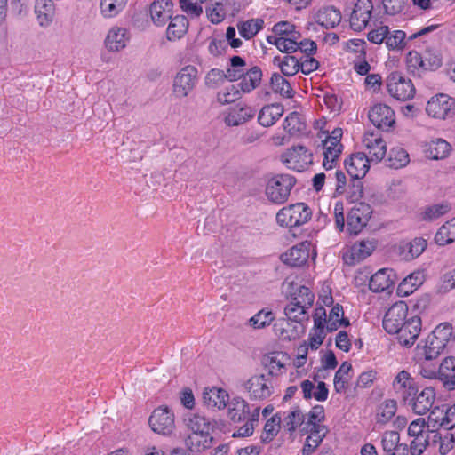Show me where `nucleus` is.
<instances>
[{
	"label": "nucleus",
	"mask_w": 455,
	"mask_h": 455,
	"mask_svg": "<svg viewBox=\"0 0 455 455\" xmlns=\"http://www.w3.org/2000/svg\"><path fill=\"white\" fill-rule=\"evenodd\" d=\"M455 346V333L449 323L438 324L430 334L417 346L418 356L430 361Z\"/></svg>",
	"instance_id": "1"
},
{
	"label": "nucleus",
	"mask_w": 455,
	"mask_h": 455,
	"mask_svg": "<svg viewBox=\"0 0 455 455\" xmlns=\"http://www.w3.org/2000/svg\"><path fill=\"white\" fill-rule=\"evenodd\" d=\"M296 184V179L290 174H277L270 178L265 188L267 200L275 204L287 202L291 191Z\"/></svg>",
	"instance_id": "2"
},
{
	"label": "nucleus",
	"mask_w": 455,
	"mask_h": 455,
	"mask_svg": "<svg viewBox=\"0 0 455 455\" xmlns=\"http://www.w3.org/2000/svg\"><path fill=\"white\" fill-rule=\"evenodd\" d=\"M311 211L304 203L283 207L276 214V222L282 227H298L311 219Z\"/></svg>",
	"instance_id": "3"
},
{
	"label": "nucleus",
	"mask_w": 455,
	"mask_h": 455,
	"mask_svg": "<svg viewBox=\"0 0 455 455\" xmlns=\"http://www.w3.org/2000/svg\"><path fill=\"white\" fill-rule=\"evenodd\" d=\"M197 81V68L193 65H187L175 75L172 82V93L176 98H185L193 92Z\"/></svg>",
	"instance_id": "4"
},
{
	"label": "nucleus",
	"mask_w": 455,
	"mask_h": 455,
	"mask_svg": "<svg viewBox=\"0 0 455 455\" xmlns=\"http://www.w3.org/2000/svg\"><path fill=\"white\" fill-rule=\"evenodd\" d=\"M151 430L164 436H170L175 431V416L167 406L156 408L148 418Z\"/></svg>",
	"instance_id": "5"
},
{
	"label": "nucleus",
	"mask_w": 455,
	"mask_h": 455,
	"mask_svg": "<svg viewBox=\"0 0 455 455\" xmlns=\"http://www.w3.org/2000/svg\"><path fill=\"white\" fill-rule=\"evenodd\" d=\"M342 134L341 128H335L323 141V166L327 171L333 169L338 164L343 148L340 143Z\"/></svg>",
	"instance_id": "6"
},
{
	"label": "nucleus",
	"mask_w": 455,
	"mask_h": 455,
	"mask_svg": "<svg viewBox=\"0 0 455 455\" xmlns=\"http://www.w3.org/2000/svg\"><path fill=\"white\" fill-rule=\"evenodd\" d=\"M426 112L435 119L451 118L455 115V100L447 94H437L427 101Z\"/></svg>",
	"instance_id": "7"
},
{
	"label": "nucleus",
	"mask_w": 455,
	"mask_h": 455,
	"mask_svg": "<svg viewBox=\"0 0 455 455\" xmlns=\"http://www.w3.org/2000/svg\"><path fill=\"white\" fill-rule=\"evenodd\" d=\"M243 387L251 400L263 401L272 395L275 391L272 380L264 374H258L247 379Z\"/></svg>",
	"instance_id": "8"
},
{
	"label": "nucleus",
	"mask_w": 455,
	"mask_h": 455,
	"mask_svg": "<svg viewBox=\"0 0 455 455\" xmlns=\"http://www.w3.org/2000/svg\"><path fill=\"white\" fill-rule=\"evenodd\" d=\"M387 88L390 96L399 100H408L415 94L411 81L398 72H393L387 76Z\"/></svg>",
	"instance_id": "9"
},
{
	"label": "nucleus",
	"mask_w": 455,
	"mask_h": 455,
	"mask_svg": "<svg viewBox=\"0 0 455 455\" xmlns=\"http://www.w3.org/2000/svg\"><path fill=\"white\" fill-rule=\"evenodd\" d=\"M289 169L302 172L313 163V154L304 146H295L287 149L281 156Z\"/></svg>",
	"instance_id": "10"
},
{
	"label": "nucleus",
	"mask_w": 455,
	"mask_h": 455,
	"mask_svg": "<svg viewBox=\"0 0 455 455\" xmlns=\"http://www.w3.org/2000/svg\"><path fill=\"white\" fill-rule=\"evenodd\" d=\"M427 425L433 428L440 427L446 430L455 427V404L435 406L428 415Z\"/></svg>",
	"instance_id": "11"
},
{
	"label": "nucleus",
	"mask_w": 455,
	"mask_h": 455,
	"mask_svg": "<svg viewBox=\"0 0 455 455\" xmlns=\"http://www.w3.org/2000/svg\"><path fill=\"white\" fill-rule=\"evenodd\" d=\"M408 314V306L403 301L393 304L387 311L383 319V328L388 333H395L405 323Z\"/></svg>",
	"instance_id": "12"
},
{
	"label": "nucleus",
	"mask_w": 455,
	"mask_h": 455,
	"mask_svg": "<svg viewBox=\"0 0 455 455\" xmlns=\"http://www.w3.org/2000/svg\"><path fill=\"white\" fill-rule=\"evenodd\" d=\"M371 214V206L365 203L354 205L347 216V231L352 235L359 234L367 225Z\"/></svg>",
	"instance_id": "13"
},
{
	"label": "nucleus",
	"mask_w": 455,
	"mask_h": 455,
	"mask_svg": "<svg viewBox=\"0 0 455 455\" xmlns=\"http://www.w3.org/2000/svg\"><path fill=\"white\" fill-rule=\"evenodd\" d=\"M435 391L431 387H427L421 391H416L411 400L406 402V405L418 415H425L434 408Z\"/></svg>",
	"instance_id": "14"
},
{
	"label": "nucleus",
	"mask_w": 455,
	"mask_h": 455,
	"mask_svg": "<svg viewBox=\"0 0 455 455\" xmlns=\"http://www.w3.org/2000/svg\"><path fill=\"white\" fill-rule=\"evenodd\" d=\"M393 388L397 395L406 403L408 400H411L419 387L408 371H401L393 381Z\"/></svg>",
	"instance_id": "15"
},
{
	"label": "nucleus",
	"mask_w": 455,
	"mask_h": 455,
	"mask_svg": "<svg viewBox=\"0 0 455 455\" xmlns=\"http://www.w3.org/2000/svg\"><path fill=\"white\" fill-rule=\"evenodd\" d=\"M373 5L371 0H358L350 15V27L355 31H361L367 26Z\"/></svg>",
	"instance_id": "16"
},
{
	"label": "nucleus",
	"mask_w": 455,
	"mask_h": 455,
	"mask_svg": "<svg viewBox=\"0 0 455 455\" xmlns=\"http://www.w3.org/2000/svg\"><path fill=\"white\" fill-rule=\"evenodd\" d=\"M421 331V319L419 316L408 318L397 332L398 342L404 347H411L417 340Z\"/></svg>",
	"instance_id": "17"
},
{
	"label": "nucleus",
	"mask_w": 455,
	"mask_h": 455,
	"mask_svg": "<svg viewBox=\"0 0 455 455\" xmlns=\"http://www.w3.org/2000/svg\"><path fill=\"white\" fill-rule=\"evenodd\" d=\"M370 121L374 126L381 130H388L395 124V112L385 104H376L368 114Z\"/></svg>",
	"instance_id": "18"
},
{
	"label": "nucleus",
	"mask_w": 455,
	"mask_h": 455,
	"mask_svg": "<svg viewBox=\"0 0 455 455\" xmlns=\"http://www.w3.org/2000/svg\"><path fill=\"white\" fill-rule=\"evenodd\" d=\"M375 247L373 241L363 240L355 243L343 253V260L347 265H355L369 257Z\"/></svg>",
	"instance_id": "19"
},
{
	"label": "nucleus",
	"mask_w": 455,
	"mask_h": 455,
	"mask_svg": "<svg viewBox=\"0 0 455 455\" xmlns=\"http://www.w3.org/2000/svg\"><path fill=\"white\" fill-rule=\"evenodd\" d=\"M304 323H298L296 321L289 318H280L274 324V331L281 339L294 340L299 338L305 332Z\"/></svg>",
	"instance_id": "20"
},
{
	"label": "nucleus",
	"mask_w": 455,
	"mask_h": 455,
	"mask_svg": "<svg viewBox=\"0 0 455 455\" xmlns=\"http://www.w3.org/2000/svg\"><path fill=\"white\" fill-rule=\"evenodd\" d=\"M363 143L367 151L366 156L371 162L381 161L387 154V144L382 138L373 132H366Z\"/></svg>",
	"instance_id": "21"
},
{
	"label": "nucleus",
	"mask_w": 455,
	"mask_h": 455,
	"mask_svg": "<svg viewBox=\"0 0 455 455\" xmlns=\"http://www.w3.org/2000/svg\"><path fill=\"white\" fill-rule=\"evenodd\" d=\"M148 12L153 24L163 27L172 17V3L171 0H154Z\"/></svg>",
	"instance_id": "22"
},
{
	"label": "nucleus",
	"mask_w": 455,
	"mask_h": 455,
	"mask_svg": "<svg viewBox=\"0 0 455 455\" xmlns=\"http://www.w3.org/2000/svg\"><path fill=\"white\" fill-rule=\"evenodd\" d=\"M371 160L365 153L358 152L352 154L348 159L345 161V167L347 173L353 180L363 179L369 171Z\"/></svg>",
	"instance_id": "23"
},
{
	"label": "nucleus",
	"mask_w": 455,
	"mask_h": 455,
	"mask_svg": "<svg viewBox=\"0 0 455 455\" xmlns=\"http://www.w3.org/2000/svg\"><path fill=\"white\" fill-rule=\"evenodd\" d=\"M282 426L284 430L291 434L297 429H299L300 433L308 430V427H307L306 424V415L303 414L299 407H293L289 411L283 412Z\"/></svg>",
	"instance_id": "24"
},
{
	"label": "nucleus",
	"mask_w": 455,
	"mask_h": 455,
	"mask_svg": "<svg viewBox=\"0 0 455 455\" xmlns=\"http://www.w3.org/2000/svg\"><path fill=\"white\" fill-rule=\"evenodd\" d=\"M325 308L317 307L314 314V332L308 338V347L317 350L325 338Z\"/></svg>",
	"instance_id": "25"
},
{
	"label": "nucleus",
	"mask_w": 455,
	"mask_h": 455,
	"mask_svg": "<svg viewBox=\"0 0 455 455\" xmlns=\"http://www.w3.org/2000/svg\"><path fill=\"white\" fill-rule=\"evenodd\" d=\"M129 41L128 31L124 28H111L105 38L104 44L109 52H119L126 47Z\"/></svg>",
	"instance_id": "26"
},
{
	"label": "nucleus",
	"mask_w": 455,
	"mask_h": 455,
	"mask_svg": "<svg viewBox=\"0 0 455 455\" xmlns=\"http://www.w3.org/2000/svg\"><path fill=\"white\" fill-rule=\"evenodd\" d=\"M256 111L247 105H236L225 117V124L228 126H238L253 118Z\"/></svg>",
	"instance_id": "27"
},
{
	"label": "nucleus",
	"mask_w": 455,
	"mask_h": 455,
	"mask_svg": "<svg viewBox=\"0 0 455 455\" xmlns=\"http://www.w3.org/2000/svg\"><path fill=\"white\" fill-rule=\"evenodd\" d=\"M228 394L221 388L212 387L203 393L204 404L211 410L224 409L228 403Z\"/></svg>",
	"instance_id": "28"
},
{
	"label": "nucleus",
	"mask_w": 455,
	"mask_h": 455,
	"mask_svg": "<svg viewBox=\"0 0 455 455\" xmlns=\"http://www.w3.org/2000/svg\"><path fill=\"white\" fill-rule=\"evenodd\" d=\"M395 277V275L392 269H379L371 277L369 288L373 292H382L394 284Z\"/></svg>",
	"instance_id": "29"
},
{
	"label": "nucleus",
	"mask_w": 455,
	"mask_h": 455,
	"mask_svg": "<svg viewBox=\"0 0 455 455\" xmlns=\"http://www.w3.org/2000/svg\"><path fill=\"white\" fill-rule=\"evenodd\" d=\"M341 12L334 6L321 7L315 15V20L325 28H333L341 21Z\"/></svg>",
	"instance_id": "30"
},
{
	"label": "nucleus",
	"mask_w": 455,
	"mask_h": 455,
	"mask_svg": "<svg viewBox=\"0 0 455 455\" xmlns=\"http://www.w3.org/2000/svg\"><path fill=\"white\" fill-rule=\"evenodd\" d=\"M383 455H400V451H407V444L400 443V435L397 431H386L381 436Z\"/></svg>",
	"instance_id": "31"
},
{
	"label": "nucleus",
	"mask_w": 455,
	"mask_h": 455,
	"mask_svg": "<svg viewBox=\"0 0 455 455\" xmlns=\"http://www.w3.org/2000/svg\"><path fill=\"white\" fill-rule=\"evenodd\" d=\"M288 360L287 355L282 352H272L267 354L262 358L263 366L272 376H278L284 372L285 362Z\"/></svg>",
	"instance_id": "32"
},
{
	"label": "nucleus",
	"mask_w": 455,
	"mask_h": 455,
	"mask_svg": "<svg viewBox=\"0 0 455 455\" xmlns=\"http://www.w3.org/2000/svg\"><path fill=\"white\" fill-rule=\"evenodd\" d=\"M425 239L417 237L410 242H404L399 246V254L404 260H412L418 258L427 248Z\"/></svg>",
	"instance_id": "33"
},
{
	"label": "nucleus",
	"mask_w": 455,
	"mask_h": 455,
	"mask_svg": "<svg viewBox=\"0 0 455 455\" xmlns=\"http://www.w3.org/2000/svg\"><path fill=\"white\" fill-rule=\"evenodd\" d=\"M35 12L41 27L46 28L53 21L55 6L52 0H36Z\"/></svg>",
	"instance_id": "34"
},
{
	"label": "nucleus",
	"mask_w": 455,
	"mask_h": 455,
	"mask_svg": "<svg viewBox=\"0 0 455 455\" xmlns=\"http://www.w3.org/2000/svg\"><path fill=\"white\" fill-rule=\"evenodd\" d=\"M283 107L281 104L267 105L260 109L258 121L264 127L272 126L283 116Z\"/></svg>",
	"instance_id": "35"
},
{
	"label": "nucleus",
	"mask_w": 455,
	"mask_h": 455,
	"mask_svg": "<svg viewBox=\"0 0 455 455\" xmlns=\"http://www.w3.org/2000/svg\"><path fill=\"white\" fill-rule=\"evenodd\" d=\"M212 437L207 433H189L185 444L192 452H201L211 447Z\"/></svg>",
	"instance_id": "36"
},
{
	"label": "nucleus",
	"mask_w": 455,
	"mask_h": 455,
	"mask_svg": "<svg viewBox=\"0 0 455 455\" xmlns=\"http://www.w3.org/2000/svg\"><path fill=\"white\" fill-rule=\"evenodd\" d=\"M309 253L304 244L293 246L288 251L282 255L283 263L291 267H300L304 265L308 259Z\"/></svg>",
	"instance_id": "37"
},
{
	"label": "nucleus",
	"mask_w": 455,
	"mask_h": 455,
	"mask_svg": "<svg viewBox=\"0 0 455 455\" xmlns=\"http://www.w3.org/2000/svg\"><path fill=\"white\" fill-rule=\"evenodd\" d=\"M188 20L183 15H177L171 19L166 30V37L169 41L180 39L188 31Z\"/></svg>",
	"instance_id": "38"
},
{
	"label": "nucleus",
	"mask_w": 455,
	"mask_h": 455,
	"mask_svg": "<svg viewBox=\"0 0 455 455\" xmlns=\"http://www.w3.org/2000/svg\"><path fill=\"white\" fill-rule=\"evenodd\" d=\"M261 79V69L259 67H253L244 72L238 85L243 93H249L259 85Z\"/></svg>",
	"instance_id": "39"
},
{
	"label": "nucleus",
	"mask_w": 455,
	"mask_h": 455,
	"mask_svg": "<svg viewBox=\"0 0 455 455\" xmlns=\"http://www.w3.org/2000/svg\"><path fill=\"white\" fill-rule=\"evenodd\" d=\"M228 417L234 422L245 421L250 416L248 403L242 398H235L228 404Z\"/></svg>",
	"instance_id": "40"
},
{
	"label": "nucleus",
	"mask_w": 455,
	"mask_h": 455,
	"mask_svg": "<svg viewBox=\"0 0 455 455\" xmlns=\"http://www.w3.org/2000/svg\"><path fill=\"white\" fill-rule=\"evenodd\" d=\"M425 281L423 271L418 270L406 276L399 284L398 291L404 296L411 295L416 291Z\"/></svg>",
	"instance_id": "41"
},
{
	"label": "nucleus",
	"mask_w": 455,
	"mask_h": 455,
	"mask_svg": "<svg viewBox=\"0 0 455 455\" xmlns=\"http://www.w3.org/2000/svg\"><path fill=\"white\" fill-rule=\"evenodd\" d=\"M240 36L245 40L253 38L264 28V20L260 18L240 21L236 25Z\"/></svg>",
	"instance_id": "42"
},
{
	"label": "nucleus",
	"mask_w": 455,
	"mask_h": 455,
	"mask_svg": "<svg viewBox=\"0 0 455 455\" xmlns=\"http://www.w3.org/2000/svg\"><path fill=\"white\" fill-rule=\"evenodd\" d=\"M340 325L348 326L349 320L344 317L342 306L336 304L331 309L328 318L325 315L324 327L329 331H336Z\"/></svg>",
	"instance_id": "43"
},
{
	"label": "nucleus",
	"mask_w": 455,
	"mask_h": 455,
	"mask_svg": "<svg viewBox=\"0 0 455 455\" xmlns=\"http://www.w3.org/2000/svg\"><path fill=\"white\" fill-rule=\"evenodd\" d=\"M304 118L297 112L290 113L283 121V129L291 136H297L306 131Z\"/></svg>",
	"instance_id": "44"
},
{
	"label": "nucleus",
	"mask_w": 455,
	"mask_h": 455,
	"mask_svg": "<svg viewBox=\"0 0 455 455\" xmlns=\"http://www.w3.org/2000/svg\"><path fill=\"white\" fill-rule=\"evenodd\" d=\"M126 4L127 0H100V14L105 19L115 18L123 12Z\"/></svg>",
	"instance_id": "45"
},
{
	"label": "nucleus",
	"mask_w": 455,
	"mask_h": 455,
	"mask_svg": "<svg viewBox=\"0 0 455 455\" xmlns=\"http://www.w3.org/2000/svg\"><path fill=\"white\" fill-rule=\"evenodd\" d=\"M435 241L438 245L444 246L455 241V217L446 221L436 232Z\"/></svg>",
	"instance_id": "46"
},
{
	"label": "nucleus",
	"mask_w": 455,
	"mask_h": 455,
	"mask_svg": "<svg viewBox=\"0 0 455 455\" xmlns=\"http://www.w3.org/2000/svg\"><path fill=\"white\" fill-rule=\"evenodd\" d=\"M301 37H267L268 44L276 46V48L287 55L293 53L299 50L298 40Z\"/></svg>",
	"instance_id": "47"
},
{
	"label": "nucleus",
	"mask_w": 455,
	"mask_h": 455,
	"mask_svg": "<svg viewBox=\"0 0 455 455\" xmlns=\"http://www.w3.org/2000/svg\"><path fill=\"white\" fill-rule=\"evenodd\" d=\"M270 86L274 92L279 93L286 99H291L294 96V91L290 83L280 74L274 73L270 78Z\"/></svg>",
	"instance_id": "48"
},
{
	"label": "nucleus",
	"mask_w": 455,
	"mask_h": 455,
	"mask_svg": "<svg viewBox=\"0 0 455 455\" xmlns=\"http://www.w3.org/2000/svg\"><path fill=\"white\" fill-rule=\"evenodd\" d=\"M246 62L243 58L240 56H233L229 60V66L225 71L228 81L235 82L244 75Z\"/></svg>",
	"instance_id": "49"
},
{
	"label": "nucleus",
	"mask_w": 455,
	"mask_h": 455,
	"mask_svg": "<svg viewBox=\"0 0 455 455\" xmlns=\"http://www.w3.org/2000/svg\"><path fill=\"white\" fill-rule=\"evenodd\" d=\"M274 63H277L283 76H292L299 70V60L291 55H286L283 58L275 57Z\"/></svg>",
	"instance_id": "50"
},
{
	"label": "nucleus",
	"mask_w": 455,
	"mask_h": 455,
	"mask_svg": "<svg viewBox=\"0 0 455 455\" xmlns=\"http://www.w3.org/2000/svg\"><path fill=\"white\" fill-rule=\"evenodd\" d=\"M307 309L309 307L290 301L284 308V314L290 320L296 321L298 323H304L308 321Z\"/></svg>",
	"instance_id": "51"
},
{
	"label": "nucleus",
	"mask_w": 455,
	"mask_h": 455,
	"mask_svg": "<svg viewBox=\"0 0 455 455\" xmlns=\"http://www.w3.org/2000/svg\"><path fill=\"white\" fill-rule=\"evenodd\" d=\"M352 371V365L344 362L336 371L334 376V388L338 393L344 392L348 386L350 379L349 372Z\"/></svg>",
	"instance_id": "52"
},
{
	"label": "nucleus",
	"mask_w": 455,
	"mask_h": 455,
	"mask_svg": "<svg viewBox=\"0 0 455 455\" xmlns=\"http://www.w3.org/2000/svg\"><path fill=\"white\" fill-rule=\"evenodd\" d=\"M185 423L189 433H207L210 430L209 421L199 414H188Z\"/></svg>",
	"instance_id": "53"
},
{
	"label": "nucleus",
	"mask_w": 455,
	"mask_h": 455,
	"mask_svg": "<svg viewBox=\"0 0 455 455\" xmlns=\"http://www.w3.org/2000/svg\"><path fill=\"white\" fill-rule=\"evenodd\" d=\"M275 320V315L271 310L261 309L248 320V326L253 329H263L269 326Z\"/></svg>",
	"instance_id": "54"
},
{
	"label": "nucleus",
	"mask_w": 455,
	"mask_h": 455,
	"mask_svg": "<svg viewBox=\"0 0 455 455\" xmlns=\"http://www.w3.org/2000/svg\"><path fill=\"white\" fill-rule=\"evenodd\" d=\"M282 423V416L277 413L268 419L264 426L261 440L264 443H268L274 439L278 434Z\"/></svg>",
	"instance_id": "55"
},
{
	"label": "nucleus",
	"mask_w": 455,
	"mask_h": 455,
	"mask_svg": "<svg viewBox=\"0 0 455 455\" xmlns=\"http://www.w3.org/2000/svg\"><path fill=\"white\" fill-rule=\"evenodd\" d=\"M387 161L390 167L399 169L409 163V154L403 148L395 147L391 148Z\"/></svg>",
	"instance_id": "56"
},
{
	"label": "nucleus",
	"mask_w": 455,
	"mask_h": 455,
	"mask_svg": "<svg viewBox=\"0 0 455 455\" xmlns=\"http://www.w3.org/2000/svg\"><path fill=\"white\" fill-rule=\"evenodd\" d=\"M450 145L444 140L438 139L428 145L427 156L431 159L438 160L447 156Z\"/></svg>",
	"instance_id": "57"
},
{
	"label": "nucleus",
	"mask_w": 455,
	"mask_h": 455,
	"mask_svg": "<svg viewBox=\"0 0 455 455\" xmlns=\"http://www.w3.org/2000/svg\"><path fill=\"white\" fill-rule=\"evenodd\" d=\"M273 35L267 36V37H301L300 32L296 29V27L293 24L288 21L276 23L273 27Z\"/></svg>",
	"instance_id": "58"
},
{
	"label": "nucleus",
	"mask_w": 455,
	"mask_h": 455,
	"mask_svg": "<svg viewBox=\"0 0 455 455\" xmlns=\"http://www.w3.org/2000/svg\"><path fill=\"white\" fill-rule=\"evenodd\" d=\"M451 207L447 203L437 204L427 207L422 212V219L424 220L432 221L435 220L451 211Z\"/></svg>",
	"instance_id": "59"
},
{
	"label": "nucleus",
	"mask_w": 455,
	"mask_h": 455,
	"mask_svg": "<svg viewBox=\"0 0 455 455\" xmlns=\"http://www.w3.org/2000/svg\"><path fill=\"white\" fill-rule=\"evenodd\" d=\"M315 300L314 293L306 286H299L291 295L292 302L299 303L307 307H311Z\"/></svg>",
	"instance_id": "60"
},
{
	"label": "nucleus",
	"mask_w": 455,
	"mask_h": 455,
	"mask_svg": "<svg viewBox=\"0 0 455 455\" xmlns=\"http://www.w3.org/2000/svg\"><path fill=\"white\" fill-rule=\"evenodd\" d=\"M226 80H228V76L225 71L220 68H212L204 77L205 85L209 88H217Z\"/></svg>",
	"instance_id": "61"
},
{
	"label": "nucleus",
	"mask_w": 455,
	"mask_h": 455,
	"mask_svg": "<svg viewBox=\"0 0 455 455\" xmlns=\"http://www.w3.org/2000/svg\"><path fill=\"white\" fill-rule=\"evenodd\" d=\"M396 411V403L394 400L385 401L379 408L377 420L379 423H386L393 418Z\"/></svg>",
	"instance_id": "62"
},
{
	"label": "nucleus",
	"mask_w": 455,
	"mask_h": 455,
	"mask_svg": "<svg viewBox=\"0 0 455 455\" xmlns=\"http://www.w3.org/2000/svg\"><path fill=\"white\" fill-rule=\"evenodd\" d=\"M241 92L235 85H230L218 93L217 100L222 105L229 104L241 97Z\"/></svg>",
	"instance_id": "63"
},
{
	"label": "nucleus",
	"mask_w": 455,
	"mask_h": 455,
	"mask_svg": "<svg viewBox=\"0 0 455 455\" xmlns=\"http://www.w3.org/2000/svg\"><path fill=\"white\" fill-rule=\"evenodd\" d=\"M409 450L411 455H421L429 444V435L413 436Z\"/></svg>",
	"instance_id": "64"
}]
</instances>
